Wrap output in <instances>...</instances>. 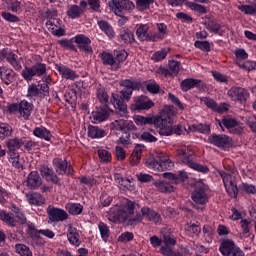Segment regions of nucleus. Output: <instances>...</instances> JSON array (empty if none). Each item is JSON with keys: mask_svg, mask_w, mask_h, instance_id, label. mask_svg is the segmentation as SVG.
Returning a JSON list of instances; mask_svg holds the SVG:
<instances>
[{"mask_svg": "<svg viewBox=\"0 0 256 256\" xmlns=\"http://www.w3.org/2000/svg\"><path fill=\"white\" fill-rule=\"evenodd\" d=\"M137 208H139V204L126 199L120 207L114 206L110 208L109 217L114 223H128V225H135L143 217L153 223H161V215L149 207L141 208L142 215L136 214L133 216Z\"/></svg>", "mask_w": 256, "mask_h": 256, "instance_id": "1", "label": "nucleus"}, {"mask_svg": "<svg viewBox=\"0 0 256 256\" xmlns=\"http://www.w3.org/2000/svg\"><path fill=\"white\" fill-rule=\"evenodd\" d=\"M137 208H139V204L126 199L120 207L114 206L110 208L109 217L114 223H128V225H135L143 217L153 223H161V215L149 207L141 208L142 215L136 214L133 216Z\"/></svg>", "mask_w": 256, "mask_h": 256, "instance_id": "2", "label": "nucleus"}, {"mask_svg": "<svg viewBox=\"0 0 256 256\" xmlns=\"http://www.w3.org/2000/svg\"><path fill=\"white\" fill-rule=\"evenodd\" d=\"M173 117H175V110L173 106H164L160 111L158 116L154 117H145L137 116L136 123L137 125H154L159 127V134L164 137H169V135H181L183 133V125L178 124L173 126Z\"/></svg>", "mask_w": 256, "mask_h": 256, "instance_id": "3", "label": "nucleus"}, {"mask_svg": "<svg viewBox=\"0 0 256 256\" xmlns=\"http://www.w3.org/2000/svg\"><path fill=\"white\" fill-rule=\"evenodd\" d=\"M122 85L124 89L120 91V95L112 94L110 101L112 105H114L115 109L118 110V115H120V117H126L128 111L127 103L125 101H129V99H131L133 90L131 89L130 82L123 81Z\"/></svg>", "mask_w": 256, "mask_h": 256, "instance_id": "4", "label": "nucleus"}, {"mask_svg": "<svg viewBox=\"0 0 256 256\" xmlns=\"http://www.w3.org/2000/svg\"><path fill=\"white\" fill-rule=\"evenodd\" d=\"M177 156L179 160L190 167V169H194V171H198L199 173H209V167L199 164L195 162V152L191 150H177Z\"/></svg>", "mask_w": 256, "mask_h": 256, "instance_id": "5", "label": "nucleus"}, {"mask_svg": "<svg viewBox=\"0 0 256 256\" xmlns=\"http://www.w3.org/2000/svg\"><path fill=\"white\" fill-rule=\"evenodd\" d=\"M191 199L194 202V204H192L194 209L197 211H204L205 205L209 202V197H207V186L203 182H198L196 184Z\"/></svg>", "mask_w": 256, "mask_h": 256, "instance_id": "6", "label": "nucleus"}, {"mask_svg": "<svg viewBox=\"0 0 256 256\" xmlns=\"http://www.w3.org/2000/svg\"><path fill=\"white\" fill-rule=\"evenodd\" d=\"M116 131H121L123 136L119 138L118 143L122 145H130L131 143V131H137V126L131 120H116Z\"/></svg>", "mask_w": 256, "mask_h": 256, "instance_id": "7", "label": "nucleus"}, {"mask_svg": "<svg viewBox=\"0 0 256 256\" xmlns=\"http://www.w3.org/2000/svg\"><path fill=\"white\" fill-rule=\"evenodd\" d=\"M45 73H47V65L36 63L32 67L25 66L21 75L25 81H33L34 77H42Z\"/></svg>", "mask_w": 256, "mask_h": 256, "instance_id": "8", "label": "nucleus"}, {"mask_svg": "<svg viewBox=\"0 0 256 256\" xmlns=\"http://www.w3.org/2000/svg\"><path fill=\"white\" fill-rule=\"evenodd\" d=\"M108 5L118 17H123V15H125L123 11H131L132 9H135V4L131 2V0H111Z\"/></svg>", "mask_w": 256, "mask_h": 256, "instance_id": "9", "label": "nucleus"}, {"mask_svg": "<svg viewBox=\"0 0 256 256\" xmlns=\"http://www.w3.org/2000/svg\"><path fill=\"white\" fill-rule=\"evenodd\" d=\"M220 177L223 179L224 187L229 195L234 199H237V195L239 194V188H237V183L233 180V176L226 172H220Z\"/></svg>", "mask_w": 256, "mask_h": 256, "instance_id": "10", "label": "nucleus"}, {"mask_svg": "<svg viewBox=\"0 0 256 256\" xmlns=\"http://www.w3.org/2000/svg\"><path fill=\"white\" fill-rule=\"evenodd\" d=\"M208 142L220 149H229L233 146V139L224 134H213L208 137Z\"/></svg>", "mask_w": 256, "mask_h": 256, "instance_id": "11", "label": "nucleus"}, {"mask_svg": "<svg viewBox=\"0 0 256 256\" xmlns=\"http://www.w3.org/2000/svg\"><path fill=\"white\" fill-rule=\"evenodd\" d=\"M228 95L231 97L232 101L245 105V103H247V98L249 97V91L245 88L233 86L228 90Z\"/></svg>", "mask_w": 256, "mask_h": 256, "instance_id": "12", "label": "nucleus"}, {"mask_svg": "<svg viewBox=\"0 0 256 256\" xmlns=\"http://www.w3.org/2000/svg\"><path fill=\"white\" fill-rule=\"evenodd\" d=\"M48 219L51 223H59V221H67L69 214L61 208L49 206L47 208Z\"/></svg>", "mask_w": 256, "mask_h": 256, "instance_id": "13", "label": "nucleus"}, {"mask_svg": "<svg viewBox=\"0 0 256 256\" xmlns=\"http://www.w3.org/2000/svg\"><path fill=\"white\" fill-rule=\"evenodd\" d=\"M181 90L187 92L196 87L199 91H205L207 85L200 79L188 78L184 79L180 83Z\"/></svg>", "mask_w": 256, "mask_h": 256, "instance_id": "14", "label": "nucleus"}, {"mask_svg": "<svg viewBox=\"0 0 256 256\" xmlns=\"http://www.w3.org/2000/svg\"><path fill=\"white\" fill-rule=\"evenodd\" d=\"M23 145H25V140H23V138L15 137L8 139L6 141V146L10 157L19 155V150L21 147H23Z\"/></svg>", "mask_w": 256, "mask_h": 256, "instance_id": "15", "label": "nucleus"}, {"mask_svg": "<svg viewBox=\"0 0 256 256\" xmlns=\"http://www.w3.org/2000/svg\"><path fill=\"white\" fill-rule=\"evenodd\" d=\"M168 165H173V162L169 160H161L159 158H154L153 156L146 159V165L149 169H153L154 171H163L167 169Z\"/></svg>", "mask_w": 256, "mask_h": 256, "instance_id": "16", "label": "nucleus"}, {"mask_svg": "<svg viewBox=\"0 0 256 256\" xmlns=\"http://www.w3.org/2000/svg\"><path fill=\"white\" fill-rule=\"evenodd\" d=\"M74 43L77 44L78 49L86 54L93 53V47H91V39L83 34L74 37Z\"/></svg>", "mask_w": 256, "mask_h": 256, "instance_id": "17", "label": "nucleus"}, {"mask_svg": "<svg viewBox=\"0 0 256 256\" xmlns=\"http://www.w3.org/2000/svg\"><path fill=\"white\" fill-rule=\"evenodd\" d=\"M133 106L136 111H146L148 109H151V107H154L155 103L151 101V99L142 95L135 98Z\"/></svg>", "mask_w": 256, "mask_h": 256, "instance_id": "18", "label": "nucleus"}, {"mask_svg": "<svg viewBox=\"0 0 256 256\" xmlns=\"http://www.w3.org/2000/svg\"><path fill=\"white\" fill-rule=\"evenodd\" d=\"M93 123H103L109 119V106L103 104L96 111L92 112Z\"/></svg>", "mask_w": 256, "mask_h": 256, "instance_id": "19", "label": "nucleus"}, {"mask_svg": "<svg viewBox=\"0 0 256 256\" xmlns=\"http://www.w3.org/2000/svg\"><path fill=\"white\" fill-rule=\"evenodd\" d=\"M41 177H44L46 181H51L54 185H59L60 180L57 174L53 171V169L49 168L47 165H42L39 168Z\"/></svg>", "mask_w": 256, "mask_h": 256, "instance_id": "20", "label": "nucleus"}, {"mask_svg": "<svg viewBox=\"0 0 256 256\" xmlns=\"http://www.w3.org/2000/svg\"><path fill=\"white\" fill-rule=\"evenodd\" d=\"M41 185H43V181L41 180V176L39 175V172L37 171L30 172L26 180V186L29 189H39Z\"/></svg>", "mask_w": 256, "mask_h": 256, "instance_id": "21", "label": "nucleus"}, {"mask_svg": "<svg viewBox=\"0 0 256 256\" xmlns=\"http://www.w3.org/2000/svg\"><path fill=\"white\" fill-rule=\"evenodd\" d=\"M67 237L71 245H74L75 247H79L81 245L79 232H77V228L73 227L72 225L68 227Z\"/></svg>", "mask_w": 256, "mask_h": 256, "instance_id": "22", "label": "nucleus"}, {"mask_svg": "<svg viewBox=\"0 0 256 256\" xmlns=\"http://www.w3.org/2000/svg\"><path fill=\"white\" fill-rule=\"evenodd\" d=\"M56 69L64 79L71 81L77 79V73L65 65L56 64Z\"/></svg>", "mask_w": 256, "mask_h": 256, "instance_id": "23", "label": "nucleus"}, {"mask_svg": "<svg viewBox=\"0 0 256 256\" xmlns=\"http://www.w3.org/2000/svg\"><path fill=\"white\" fill-rule=\"evenodd\" d=\"M219 127H221L222 131H225V129L223 128V125L226 129H228L229 131L231 129H233V127H237V124L239 122H237V119L231 117V116H225L222 118V121L219 119H216Z\"/></svg>", "mask_w": 256, "mask_h": 256, "instance_id": "24", "label": "nucleus"}, {"mask_svg": "<svg viewBox=\"0 0 256 256\" xmlns=\"http://www.w3.org/2000/svg\"><path fill=\"white\" fill-rule=\"evenodd\" d=\"M33 112V104L27 102V100H22L20 102V117L23 119H29L31 117V113Z\"/></svg>", "mask_w": 256, "mask_h": 256, "instance_id": "25", "label": "nucleus"}, {"mask_svg": "<svg viewBox=\"0 0 256 256\" xmlns=\"http://www.w3.org/2000/svg\"><path fill=\"white\" fill-rule=\"evenodd\" d=\"M205 25L210 33H215L220 36L223 35V32H221V23H219L217 19L209 18Z\"/></svg>", "mask_w": 256, "mask_h": 256, "instance_id": "26", "label": "nucleus"}, {"mask_svg": "<svg viewBox=\"0 0 256 256\" xmlns=\"http://www.w3.org/2000/svg\"><path fill=\"white\" fill-rule=\"evenodd\" d=\"M107 136V132L98 126H88V137L91 139H101Z\"/></svg>", "mask_w": 256, "mask_h": 256, "instance_id": "27", "label": "nucleus"}, {"mask_svg": "<svg viewBox=\"0 0 256 256\" xmlns=\"http://www.w3.org/2000/svg\"><path fill=\"white\" fill-rule=\"evenodd\" d=\"M235 242L233 240H224L221 242L219 251L223 256H230L233 253V249L235 247Z\"/></svg>", "mask_w": 256, "mask_h": 256, "instance_id": "28", "label": "nucleus"}, {"mask_svg": "<svg viewBox=\"0 0 256 256\" xmlns=\"http://www.w3.org/2000/svg\"><path fill=\"white\" fill-rule=\"evenodd\" d=\"M235 242L233 240H224L221 242L219 251L223 256H230L233 253V249L235 247Z\"/></svg>", "mask_w": 256, "mask_h": 256, "instance_id": "29", "label": "nucleus"}, {"mask_svg": "<svg viewBox=\"0 0 256 256\" xmlns=\"http://www.w3.org/2000/svg\"><path fill=\"white\" fill-rule=\"evenodd\" d=\"M153 185L160 191V193H173L174 191L173 186L167 181L156 180Z\"/></svg>", "mask_w": 256, "mask_h": 256, "instance_id": "30", "label": "nucleus"}, {"mask_svg": "<svg viewBox=\"0 0 256 256\" xmlns=\"http://www.w3.org/2000/svg\"><path fill=\"white\" fill-rule=\"evenodd\" d=\"M53 166L58 175H65V173H67V160L55 158L53 160Z\"/></svg>", "mask_w": 256, "mask_h": 256, "instance_id": "31", "label": "nucleus"}, {"mask_svg": "<svg viewBox=\"0 0 256 256\" xmlns=\"http://www.w3.org/2000/svg\"><path fill=\"white\" fill-rule=\"evenodd\" d=\"M100 59L103 65H109L112 69H117V62L115 61V57L112 54L107 52L100 53Z\"/></svg>", "mask_w": 256, "mask_h": 256, "instance_id": "32", "label": "nucleus"}, {"mask_svg": "<svg viewBox=\"0 0 256 256\" xmlns=\"http://www.w3.org/2000/svg\"><path fill=\"white\" fill-rule=\"evenodd\" d=\"M28 203L30 205L41 206L45 203V198L40 193L27 194Z\"/></svg>", "mask_w": 256, "mask_h": 256, "instance_id": "33", "label": "nucleus"}, {"mask_svg": "<svg viewBox=\"0 0 256 256\" xmlns=\"http://www.w3.org/2000/svg\"><path fill=\"white\" fill-rule=\"evenodd\" d=\"M164 243L166 245V247H162L161 251L164 255H168V256H172L174 255L175 252H173V250H171V248L167 247L168 245H175V243H177V241L175 240V238H172L169 235H165L164 236Z\"/></svg>", "mask_w": 256, "mask_h": 256, "instance_id": "34", "label": "nucleus"}, {"mask_svg": "<svg viewBox=\"0 0 256 256\" xmlns=\"http://www.w3.org/2000/svg\"><path fill=\"white\" fill-rule=\"evenodd\" d=\"M12 135L13 127L7 123H0V140L3 141Z\"/></svg>", "mask_w": 256, "mask_h": 256, "instance_id": "35", "label": "nucleus"}, {"mask_svg": "<svg viewBox=\"0 0 256 256\" xmlns=\"http://www.w3.org/2000/svg\"><path fill=\"white\" fill-rule=\"evenodd\" d=\"M33 135L39 137V139H44L45 141L51 140V132L47 130V128L36 127L33 130Z\"/></svg>", "mask_w": 256, "mask_h": 256, "instance_id": "36", "label": "nucleus"}, {"mask_svg": "<svg viewBox=\"0 0 256 256\" xmlns=\"http://www.w3.org/2000/svg\"><path fill=\"white\" fill-rule=\"evenodd\" d=\"M0 220L4 223H7L10 227L16 226L15 217H13V214L7 213L5 210L0 211Z\"/></svg>", "mask_w": 256, "mask_h": 256, "instance_id": "37", "label": "nucleus"}, {"mask_svg": "<svg viewBox=\"0 0 256 256\" xmlns=\"http://www.w3.org/2000/svg\"><path fill=\"white\" fill-rule=\"evenodd\" d=\"M66 211L70 215H81L83 213V205L79 203H68L66 204Z\"/></svg>", "mask_w": 256, "mask_h": 256, "instance_id": "38", "label": "nucleus"}, {"mask_svg": "<svg viewBox=\"0 0 256 256\" xmlns=\"http://www.w3.org/2000/svg\"><path fill=\"white\" fill-rule=\"evenodd\" d=\"M84 9L79 7L78 5H72L68 10H67V15L70 17V19H79L81 15H83Z\"/></svg>", "mask_w": 256, "mask_h": 256, "instance_id": "39", "label": "nucleus"}, {"mask_svg": "<svg viewBox=\"0 0 256 256\" xmlns=\"http://www.w3.org/2000/svg\"><path fill=\"white\" fill-rule=\"evenodd\" d=\"M98 25L110 39L115 37V31H113V27L109 24V22L101 20L98 22Z\"/></svg>", "mask_w": 256, "mask_h": 256, "instance_id": "40", "label": "nucleus"}, {"mask_svg": "<svg viewBox=\"0 0 256 256\" xmlns=\"http://www.w3.org/2000/svg\"><path fill=\"white\" fill-rule=\"evenodd\" d=\"M120 39H122L124 43H127L128 45H131V43H135V36L133 35V32L129 29H124L120 31Z\"/></svg>", "mask_w": 256, "mask_h": 256, "instance_id": "41", "label": "nucleus"}, {"mask_svg": "<svg viewBox=\"0 0 256 256\" xmlns=\"http://www.w3.org/2000/svg\"><path fill=\"white\" fill-rule=\"evenodd\" d=\"M133 139H140V141H145L146 143L157 142V137L153 136V134L149 132H143L142 135H139L138 133L133 134Z\"/></svg>", "mask_w": 256, "mask_h": 256, "instance_id": "42", "label": "nucleus"}, {"mask_svg": "<svg viewBox=\"0 0 256 256\" xmlns=\"http://www.w3.org/2000/svg\"><path fill=\"white\" fill-rule=\"evenodd\" d=\"M189 130L197 133H204V135H209V133H211V126L207 124H197L189 126Z\"/></svg>", "mask_w": 256, "mask_h": 256, "instance_id": "43", "label": "nucleus"}, {"mask_svg": "<svg viewBox=\"0 0 256 256\" xmlns=\"http://www.w3.org/2000/svg\"><path fill=\"white\" fill-rule=\"evenodd\" d=\"M146 90L152 95L161 93V86L155 80H149L146 82Z\"/></svg>", "mask_w": 256, "mask_h": 256, "instance_id": "44", "label": "nucleus"}, {"mask_svg": "<svg viewBox=\"0 0 256 256\" xmlns=\"http://www.w3.org/2000/svg\"><path fill=\"white\" fill-rule=\"evenodd\" d=\"M99 232L102 240L107 243L109 241V236L111 235V231L109 230V226L103 222H99L98 224Z\"/></svg>", "mask_w": 256, "mask_h": 256, "instance_id": "45", "label": "nucleus"}, {"mask_svg": "<svg viewBox=\"0 0 256 256\" xmlns=\"http://www.w3.org/2000/svg\"><path fill=\"white\" fill-rule=\"evenodd\" d=\"M186 7H188V9H191V11H196L197 13H200L201 15H205V13H207V8L203 5L194 3V2H189L186 1L185 2Z\"/></svg>", "mask_w": 256, "mask_h": 256, "instance_id": "46", "label": "nucleus"}, {"mask_svg": "<svg viewBox=\"0 0 256 256\" xmlns=\"http://www.w3.org/2000/svg\"><path fill=\"white\" fill-rule=\"evenodd\" d=\"M149 26L147 24H142L137 30H136V35L139 41H145L147 39L149 33Z\"/></svg>", "mask_w": 256, "mask_h": 256, "instance_id": "47", "label": "nucleus"}, {"mask_svg": "<svg viewBox=\"0 0 256 256\" xmlns=\"http://www.w3.org/2000/svg\"><path fill=\"white\" fill-rule=\"evenodd\" d=\"M16 252L20 256H33V252L31 249L25 244H16L15 245Z\"/></svg>", "mask_w": 256, "mask_h": 256, "instance_id": "48", "label": "nucleus"}, {"mask_svg": "<svg viewBox=\"0 0 256 256\" xmlns=\"http://www.w3.org/2000/svg\"><path fill=\"white\" fill-rule=\"evenodd\" d=\"M128 55L125 50L114 52V61H116L117 69H119L121 63L127 59Z\"/></svg>", "mask_w": 256, "mask_h": 256, "instance_id": "49", "label": "nucleus"}, {"mask_svg": "<svg viewBox=\"0 0 256 256\" xmlns=\"http://www.w3.org/2000/svg\"><path fill=\"white\" fill-rule=\"evenodd\" d=\"M97 97L100 103H103V105H107V103H109V95L107 94V90H105V88H98Z\"/></svg>", "mask_w": 256, "mask_h": 256, "instance_id": "50", "label": "nucleus"}, {"mask_svg": "<svg viewBox=\"0 0 256 256\" xmlns=\"http://www.w3.org/2000/svg\"><path fill=\"white\" fill-rule=\"evenodd\" d=\"M73 41L75 42V37L71 38L70 40H67V39L59 40V45L64 49H69L70 51L77 52V48L73 45Z\"/></svg>", "mask_w": 256, "mask_h": 256, "instance_id": "51", "label": "nucleus"}, {"mask_svg": "<svg viewBox=\"0 0 256 256\" xmlns=\"http://www.w3.org/2000/svg\"><path fill=\"white\" fill-rule=\"evenodd\" d=\"M194 46L197 49H200L201 51H205L206 53H209V51H211V44L209 43V41H199V40H197L194 43Z\"/></svg>", "mask_w": 256, "mask_h": 256, "instance_id": "52", "label": "nucleus"}, {"mask_svg": "<svg viewBox=\"0 0 256 256\" xmlns=\"http://www.w3.org/2000/svg\"><path fill=\"white\" fill-rule=\"evenodd\" d=\"M153 3H155V0H137L136 7L140 11H145V9H149V5H153Z\"/></svg>", "mask_w": 256, "mask_h": 256, "instance_id": "53", "label": "nucleus"}, {"mask_svg": "<svg viewBox=\"0 0 256 256\" xmlns=\"http://www.w3.org/2000/svg\"><path fill=\"white\" fill-rule=\"evenodd\" d=\"M239 11L245 13V15H256V7L251 5H239Z\"/></svg>", "mask_w": 256, "mask_h": 256, "instance_id": "54", "label": "nucleus"}, {"mask_svg": "<svg viewBox=\"0 0 256 256\" xmlns=\"http://www.w3.org/2000/svg\"><path fill=\"white\" fill-rule=\"evenodd\" d=\"M201 103H204L208 109H212V111H216L217 109V102L209 97H203L200 99Z\"/></svg>", "mask_w": 256, "mask_h": 256, "instance_id": "55", "label": "nucleus"}, {"mask_svg": "<svg viewBox=\"0 0 256 256\" xmlns=\"http://www.w3.org/2000/svg\"><path fill=\"white\" fill-rule=\"evenodd\" d=\"M236 65H238V67H240V69H244V71H253V69H255L256 65L255 62H239L236 61Z\"/></svg>", "mask_w": 256, "mask_h": 256, "instance_id": "56", "label": "nucleus"}, {"mask_svg": "<svg viewBox=\"0 0 256 256\" xmlns=\"http://www.w3.org/2000/svg\"><path fill=\"white\" fill-rule=\"evenodd\" d=\"M113 203V197L109 196V194L103 192L100 196V204L102 207H109Z\"/></svg>", "mask_w": 256, "mask_h": 256, "instance_id": "57", "label": "nucleus"}, {"mask_svg": "<svg viewBox=\"0 0 256 256\" xmlns=\"http://www.w3.org/2000/svg\"><path fill=\"white\" fill-rule=\"evenodd\" d=\"M46 27L49 31L61 27V20L57 18L50 19L46 22Z\"/></svg>", "mask_w": 256, "mask_h": 256, "instance_id": "58", "label": "nucleus"}, {"mask_svg": "<svg viewBox=\"0 0 256 256\" xmlns=\"http://www.w3.org/2000/svg\"><path fill=\"white\" fill-rule=\"evenodd\" d=\"M169 53V50L162 49L161 51L155 52L152 56L153 61H163L165 57H167V54Z\"/></svg>", "mask_w": 256, "mask_h": 256, "instance_id": "59", "label": "nucleus"}, {"mask_svg": "<svg viewBox=\"0 0 256 256\" xmlns=\"http://www.w3.org/2000/svg\"><path fill=\"white\" fill-rule=\"evenodd\" d=\"M179 67H181V62L175 60L169 61V70L172 73V75L179 74Z\"/></svg>", "mask_w": 256, "mask_h": 256, "instance_id": "60", "label": "nucleus"}, {"mask_svg": "<svg viewBox=\"0 0 256 256\" xmlns=\"http://www.w3.org/2000/svg\"><path fill=\"white\" fill-rule=\"evenodd\" d=\"M98 155L103 163H109V161H111V152L105 149L98 150Z\"/></svg>", "mask_w": 256, "mask_h": 256, "instance_id": "61", "label": "nucleus"}, {"mask_svg": "<svg viewBox=\"0 0 256 256\" xmlns=\"http://www.w3.org/2000/svg\"><path fill=\"white\" fill-rule=\"evenodd\" d=\"M40 93H41V90H39V86H37L36 84H31L28 87L27 97H38Z\"/></svg>", "mask_w": 256, "mask_h": 256, "instance_id": "62", "label": "nucleus"}, {"mask_svg": "<svg viewBox=\"0 0 256 256\" xmlns=\"http://www.w3.org/2000/svg\"><path fill=\"white\" fill-rule=\"evenodd\" d=\"M88 6L92 11H95L96 13L101 12V2L99 0H87Z\"/></svg>", "mask_w": 256, "mask_h": 256, "instance_id": "63", "label": "nucleus"}, {"mask_svg": "<svg viewBox=\"0 0 256 256\" xmlns=\"http://www.w3.org/2000/svg\"><path fill=\"white\" fill-rule=\"evenodd\" d=\"M20 155L17 154V156H10V163H12V166H14L16 169H21L23 170V164L19 161Z\"/></svg>", "mask_w": 256, "mask_h": 256, "instance_id": "64", "label": "nucleus"}]
</instances>
